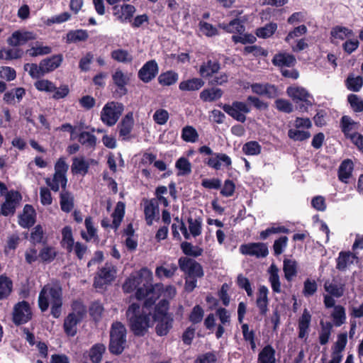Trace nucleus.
<instances>
[{"label": "nucleus", "mask_w": 363, "mask_h": 363, "mask_svg": "<svg viewBox=\"0 0 363 363\" xmlns=\"http://www.w3.org/2000/svg\"><path fill=\"white\" fill-rule=\"evenodd\" d=\"M182 139L187 143H195L199 138L196 130L191 125H186L182 128Z\"/></svg>", "instance_id": "55"}, {"label": "nucleus", "mask_w": 363, "mask_h": 363, "mask_svg": "<svg viewBox=\"0 0 363 363\" xmlns=\"http://www.w3.org/2000/svg\"><path fill=\"white\" fill-rule=\"evenodd\" d=\"M283 271L285 279L290 281L297 274V262L295 260L284 259L283 263Z\"/></svg>", "instance_id": "41"}, {"label": "nucleus", "mask_w": 363, "mask_h": 363, "mask_svg": "<svg viewBox=\"0 0 363 363\" xmlns=\"http://www.w3.org/2000/svg\"><path fill=\"white\" fill-rule=\"evenodd\" d=\"M203 315L204 311L203 308L200 305H196L189 314V320L193 324H197L202 321Z\"/></svg>", "instance_id": "64"}, {"label": "nucleus", "mask_w": 363, "mask_h": 363, "mask_svg": "<svg viewBox=\"0 0 363 363\" xmlns=\"http://www.w3.org/2000/svg\"><path fill=\"white\" fill-rule=\"evenodd\" d=\"M134 125V120L132 113H127L118 125L120 136L126 137L132 131Z\"/></svg>", "instance_id": "33"}, {"label": "nucleus", "mask_w": 363, "mask_h": 363, "mask_svg": "<svg viewBox=\"0 0 363 363\" xmlns=\"http://www.w3.org/2000/svg\"><path fill=\"white\" fill-rule=\"evenodd\" d=\"M290 230L284 225L272 226L260 232L259 237L262 240H266L270 235L277 233L289 234Z\"/></svg>", "instance_id": "59"}, {"label": "nucleus", "mask_w": 363, "mask_h": 363, "mask_svg": "<svg viewBox=\"0 0 363 363\" xmlns=\"http://www.w3.org/2000/svg\"><path fill=\"white\" fill-rule=\"evenodd\" d=\"M128 331L125 325L120 321H114L109 330L108 349L111 354L119 356L128 347Z\"/></svg>", "instance_id": "5"}, {"label": "nucleus", "mask_w": 363, "mask_h": 363, "mask_svg": "<svg viewBox=\"0 0 363 363\" xmlns=\"http://www.w3.org/2000/svg\"><path fill=\"white\" fill-rule=\"evenodd\" d=\"M116 268L111 263L106 262L104 267L99 269L94 280V286L102 289L104 286L110 284L116 278Z\"/></svg>", "instance_id": "10"}, {"label": "nucleus", "mask_w": 363, "mask_h": 363, "mask_svg": "<svg viewBox=\"0 0 363 363\" xmlns=\"http://www.w3.org/2000/svg\"><path fill=\"white\" fill-rule=\"evenodd\" d=\"M311 321V315L310 314V312L308 311V309L305 308L298 322L299 338L303 339L307 337Z\"/></svg>", "instance_id": "19"}, {"label": "nucleus", "mask_w": 363, "mask_h": 363, "mask_svg": "<svg viewBox=\"0 0 363 363\" xmlns=\"http://www.w3.org/2000/svg\"><path fill=\"white\" fill-rule=\"evenodd\" d=\"M359 259L356 253L350 251H342V272L349 269L354 263H359Z\"/></svg>", "instance_id": "49"}, {"label": "nucleus", "mask_w": 363, "mask_h": 363, "mask_svg": "<svg viewBox=\"0 0 363 363\" xmlns=\"http://www.w3.org/2000/svg\"><path fill=\"white\" fill-rule=\"evenodd\" d=\"M168 310L169 303L166 300H161L154 307L152 318L155 323V333L158 336H166L173 328V315Z\"/></svg>", "instance_id": "4"}, {"label": "nucleus", "mask_w": 363, "mask_h": 363, "mask_svg": "<svg viewBox=\"0 0 363 363\" xmlns=\"http://www.w3.org/2000/svg\"><path fill=\"white\" fill-rule=\"evenodd\" d=\"M26 95V89L23 87L12 89L4 93V101L7 104H14L15 99L18 103L21 102Z\"/></svg>", "instance_id": "25"}, {"label": "nucleus", "mask_w": 363, "mask_h": 363, "mask_svg": "<svg viewBox=\"0 0 363 363\" xmlns=\"http://www.w3.org/2000/svg\"><path fill=\"white\" fill-rule=\"evenodd\" d=\"M320 325L321 330L319 335V342L321 345H325L329 340L333 328V324L330 322L324 323L321 320Z\"/></svg>", "instance_id": "52"}, {"label": "nucleus", "mask_w": 363, "mask_h": 363, "mask_svg": "<svg viewBox=\"0 0 363 363\" xmlns=\"http://www.w3.org/2000/svg\"><path fill=\"white\" fill-rule=\"evenodd\" d=\"M112 79L114 84L119 89L120 94L125 95L128 92L125 86L129 81V78L121 69H117L112 74Z\"/></svg>", "instance_id": "27"}, {"label": "nucleus", "mask_w": 363, "mask_h": 363, "mask_svg": "<svg viewBox=\"0 0 363 363\" xmlns=\"http://www.w3.org/2000/svg\"><path fill=\"white\" fill-rule=\"evenodd\" d=\"M60 204L63 212L69 213L72 210L74 206V197L69 191L62 190L60 195Z\"/></svg>", "instance_id": "36"}, {"label": "nucleus", "mask_w": 363, "mask_h": 363, "mask_svg": "<svg viewBox=\"0 0 363 363\" xmlns=\"http://www.w3.org/2000/svg\"><path fill=\"white\" fill-rule=\"evenodd\" d=\"M261 150L262 147L257 141L247 142L242 147V151L247 155H257L260 154Z\"/></svg>", "instance_id": "62"}, {"label": "nucleus", "mask_w": 363, "mask_h": 363, "mask_svg": "<svg viewBox=\"0 0 363 363\" xmlns=\"http://www.w3.org/2000/svg\"><path fill=\"white\" fill-rule=\"evenodd\" d=\"M219 106L233 119L240 123L246 121L245 114L250 112V108L243 101H235L231 105L225 104Z\"/></svg>", "instance_id": "9"}, {"label": "nucleus", "mask_w": 363, "mask_h": 363, "mask_svg": "<svg viewBox=\"0 0 363 363\" xmlns=\"http://www.w3.org/2000/svg\"><path fill=\"white\" fill-rule=\"evenodd\" d=\"M347 101L350 104V108L354 113L363 112V99L357 94H350L347 96Z\"/></svg>", "instance_id": "51"}, {"label": "nucleus", "mask_w": 363, "mask_h": 363, "mask_svg": "<svg viewBox=\"0 0 363 363\" xmlns=\"http://www.w3.org/2000/svg\"><path fill=\"white\" fill-rule=\"evenodd\" d=\"M123 111L122 104L111 102L105 104L101 113V120L108 126L116 123Z\"/></svg>", "instance_id": "7"}, {"label": "nucleus", "mask_w": 363, "mask_h": 363, "mask_svg": "<svg viewBox=\"0 0 363 363\" xmlns=\"http://www.w3.org/2000/svg\"><path fill=\"white\" fill-rule=\"evenodd\" d=\"M239 250L244 255L252 256L256 258H264L269 255L267 245L264 242L242 244L240 246Z\"/></svg>", "instance_id": "12"}, {"label": "nucleus", "mask_w": 363, "mask_h": 363, "mask_svg": "<svg viewBox=\"0 0 363 363\" xmlns=\"http://www.w3.org/2000/svg\"><path fill=\"white\" fill-rule=\"evenodd\" d=\"M89 38V34L86 30L78 29L69 30L66 35L67 43H77L79 41H86Z\"/></svg>", "instance_id": "43"}, {"label": "nucleus", "mask_w": 363, "mask_h": 363, "mask_svg": "<svg viewBox=\"0 0 363 363\" xmlns=\"http://www.w3.org/2000/svg\"><path fill=\"white\" fill-rule=\"evenodd\" d=\"M175 167L178 169V176L189 175L191 172V164L188 159L182 157L177 160L175 164Z\"/></svg>", "instance_id": "54"}, {"label": "nucleus", "mask_w": 363, "mask_h": 363, "mask_svg": "<svg viewBox=\"0 0 363 363\" xmlns=\"http://www.w3.org/2000/svg\"><path fill=\"white\" fill-rule=\"evenodd\" d=\"M204 85V82L200 78H192L181 82L179 84V90L182 91H194L199 90Z\"/></svg>", "instance_id": "31"}, {"label": "nucleus", "mask_w": 363, "mask_h": 363, "mask_svg": "<svg viewBox=\"0 0 363 363\" xmlns=\"http://www.w3.org/2000/svg\"><path fill=\"white\" fill-rule=\"evenodd\" d=\"M45 183L53 191L57 192L60 189V184L61 185L62 190L66 189L67 179L66 175H59L57 174V173H54L52 179L51 180L50 178H46Z\"/></svg>", "instance_id": "32"}, {"label": "nucleus", "mask_w": 363, "mask_h": 363, "mask_svg": "<svg viewBox=\"0 0 363 363\" xmlns=\"http://www.w3.org/2000/svg\"><path fill=\"white\" fill-rule=\"evenodd\" d=\"M24 69L28 71L29 75L33 79H38L45 75L40 63L39 65L35 63H26L24 65Z\"/></svg>", "instance_id": "61"}, {"label": "nucleus", "mask_w": 363, "mask_h": 363, "mask_svg": "<svg viewBox=\"0 0 363 363\" xmlns=\"http://www.w3.org/2000/svg\"><path fill=\"white\" fill-rule=\"evenodd\" d=\"M12 281L6 277H0V300L6 298L12 291Z\"/></svg>", "instance_id": "53"}, {"label": "nucleus", "mask_w": 363, "mask_h": 363, "mask_svg": "<svg viewBox=\"0 0 363 363\" xmlns=\"http://www.w3.org/2000/svg\"><path fill=\"white\" fill-rule=\"evenodd\" d=\"M62 60L63 57L62 54L54 55L50 57L42 60L40 61V65H42L45 74L58 68Z\"/></svg>", "instance_id": "20"}, {"label": "nucleus", "mask_w": 363, "mask_h": 363, "mask_svg": "<svg viewBox=\"0 0 363 363\" xmlns=\"http://www.w3.org/2000/svg\"><path fill=\"white\" fill-rule=\"evenodd\" d=\"M360 123L354 121L349 116H342V133L346 139L350 138L353 135L357 134Z\"/></svg>", "instance_id": "17"}, {"label": "nucleus", "mask_w": 363, "mask_h": 363, "mask_svg": "<svg viewBox=\"0 0 363 363\" xmlns=\"http://www.w3.org/2000/svg\"><path fill=\"white\" fill-rule=\"evenodd\" d=\"M182 252L186 255L185 257H198L203 254V250L196 245H193L191 242L184 241L180 245Z\"/></svg>", "instance_id": "39"}, {"label": "nucleus", "mask_w": 363, "mask_h": 363, "mask_svg": "<svg viewBox=\"0 0 363 363\" xmlns=\"http://www.w3.org/2000/svg\"><path fill=\"white\" fill-rule=\"evenodd\" d=\"M33 318V312L30 303L25 300L16 303L12 311V321L15 325L19 326L28 323Z\"/></svg>", "instance_id": "6"}, {"label": "nucleus", "mask_w": 363, "mask_h": 363, "mask_svg": "<svg viewBox=\"0 0 363 363\" xmlns=\"http://www.w3.org/2000/svg\"><path fill=\"white\" fill-rule=\"evenodd\" d=\"M178 266L180 270L188 277H197L201 278L204 275L201 264L192 258L181 257L178 259Z\"/></svg>", "instance_id": "11"}, {"label": "nucleus", "mask_w": 363, "mask_h": 363, "mask_svg": "<svg viewBox=\"0 0 363 363\" xmlns=\"http://www.w3.org/2000/svg\"><path fill=\"white\" fill-rule=\"evenodd\" d=\"M159 72V67L155 60L146 62L139 69L138 73V78L144 83H149Z\"/></svg>", "instance_id": "14"}, {"label": "nucleus", "mask_w": 363, "mask_h": 363, "mask_svg": "<svg viewBox=\"0 0 363 363\" xmlns=\"http://www.w3.org/2000/svg\"><path fill=\"white\" fill-rule=\"evenodd\" d=\"M277 29L276 23L270 22L264 26L256 29L255 34L259 38L266 39L274 34Z\"/></svg>", "instance_id": "48"}, {"label": "nucleus", "mask_w": 363, "mask_h": 363, "mask_svg": "<svg viewBox=\"0 0 363 363\" xmlns=\"http://www.w3.org/2000/svg\"><path fill=\"white\" fill-rule=\"evenodd\" d=\"M286 94L292 99L295 104L313 96L305 88L301 86H289L286 89Z\"/></svg>", "instance_id": "21"}, {"label": "nucleus", "mask_w": 363, "mask_h": 363, "mask_svg": "<svg viewBox=\"0 0 363 363\" xmlns=\"http://www.w3.org/2000/svg\"><path fill=\"white\" fill-rule=\"evenodd\" d=\"M122 288L125 293H131L136 290L135 298L138 300L144 299L154 291L152 272L147 267H143L136 273L131 274Z\"/></svg>", "instance_id": "2"}, {"label": "nucleus", "mask_w": 363, "mask_h": 363, "mask_svg": "<svg viewBox=\"0 0 363 363\" xmlns=\"http://www.w3.org/2000/svg\"><path fill=\"white\" fill-rule=\"evenodd\" d=\"M334 296L326 294L324 296V304L325 308H334V311L331 315L333 318L334 325L335 326H340V305H335V301Z\"/></svg>", "instance_id": "23"}, {"label": "nucleus", "mask_w": 363, "mask_h": 363, "mask_svg": "<svg viewBox=\"0 0 363 363\" xmlns=\"http://www.w3.org/2000/svg\"><path fill=\"white\" fill-rule=\"evenodd\" d=\"M89 165L83 157H74L71 166L72 172L74 174H82L83 175L88 172Z\"/></svg>", "instance_id": "42"}, {"label": "nucleus", "mask_w": 363, "mask_h": 363, "mask_svg": "<svg viewBox=\"0 0 363 363\" xmlns=\"http://www.w3.org/2000/svg\"><path fill=\"white\" fill-rule=\"evenodd\" d=\"M62 236L60 242L62 247L65 249L68 253H71L75 244L72 228L69 225L65 226L62 230Z\"/></svg>", "instance_id": "22"}, {"label": "nucleus", "mask_w": 363, "mask_h": 363, "mask_svg": "<svg viewBox=\"0 0 363 363\" xmlns=\"http://www.w3.org/2000/svg\"><path fill=\"white\" fill-rule=\"evenodd\" d=\"M106 350V347L104 343L99 342L93 345L89 351V357L91 363H100Z\"/></svg>", "instance_id": "30"}, {"label": "nucleus", "mask_w": 363, "mask_h": 363, "mask_svg": "<svg viewBox=\"0 0 363 363\" xmlns=\"http://www.w3.org/2000/svg\"><path fill=\"white\" fill-rule=\"evenodd\" d=\"M178 267L176 264L172 263L168 268L162 266L157 267L155 274L158 277H164L166 278H172L177 271Z\"/></svg>", "instance_id": "60"}, {"label": "nucleus", "mask_w": 363, "mask_h": 363, "mask_svg": "<svg viewBox=\"0 0 363 363\" xmlns=\"http://www.w3.org/2000/svg\"><path fill=\"white\" fill-rule=\"evenodd\" d=\"M78 141L89 148H94L96 145V137L89 132L82 131L78 135Z\"/></svg>", "instance_id": "50"}, {"label": "nucleus", "mask_w": 363, "mask_h": 363, "mask_svg": "<svg viewBox=\"0 0 363 363\" xmlns=\"http://www.w3.org/2000/svg\"><path fill=\"white\" fill-rule=\"evenodd\" d=\"M179 79V74L173 71L169 70L161 73L158 78V83L162 86H172Z\"/></svg>", "instance_id": "40"}, {"label": "nucleus", "mask_w": 363, "mask_h": 363, "mask_svg": "<svg viewBox=\"0 0 363 363\" xmlns=\"http://www.w3.org/2000/svg\"><path fill=\"white\" fill-rule=\"evenodd\" d=\"M121 9L122 13L119 16V21L121 23L131 22L136 11L135 7L133 5L125 4L121 6Z\"/></svg>", "instance_id": "58"}, {"label": "nucleus", "mask_w": 363, "mask_h": 363, "mask_svg": "<svg viewBox=\"0 0 363 363\" xmlns=\"http://www.w3.org/2000/svg\"><path fill=\"white\" fill-rule=\"evenodd\" d=\"M354 166V163L350 159L342 161V182L354 184L355 179L352 177Z\"/></svg>", "instance_id": "28"}, {"label": "nucleus", "mask_w": 363, "mask_h": 363, "mask_svg": "<svg viewBox=\"0 0 363 363\" xmlns=\"http://www.w3.org/2000/svg\"><path fill=\"white\" fill-rule=\"evenodd\" d=\"M220 68V66L218 61L208 60L201 65L199 74L203 77H209L213 74L217 73Z\"/></svg>", "instance_id": "26"}, {"label": "nucleus", "mask_w": 363, "mask_h": 363, "mask_svg": "<svg viewBox=\"0 0 363 363\" xmlns=\"http://www.w3.org/2000/svg\"><path fill=\"white\" fill-rule=\"evenodd\" d=\"M125 215V204L119 201L112 213L113 221L111 228L116 230L120 226L121 221Z\"/></svg>", "instance_id": "37"}, {"label": "nucleus", "mask_w": 363, "mask_h": 363, "mask_svg": "<svg viewBox=\"0 0 363 363\" xmlns=\"http://www.w3.org/2000/svg\"><path fill=\"white\" fill-rule=\"evenodd\" d=\"M345 85L350 91L357 92L363 86V79L360 76L348 77L345 81Z\"/></svg>", "instance_id": "63"}, {"label": "nucleus", "mask_w": 363, "mask_h": 363, "mask_svg": "<svg viewBox=\"0 0 363 363\" xmlns=\"http://www.w3.org/2000/svg\"><path fill=\"white\" fill-rule=\"evenodd\" d=\"M158 211V206L155 205L153 200H147L144 207V214L145 217L146 223L148 225L152 224V221L155 219L156 211Z\"/></svg>", "instance_id": "46"}, {"label": "nucleus", "mask_w": 363, "mask_h": 363, "mask_svg": "<svg viewBox=\"0 0 363 363\" xmlns=\"http://www.w3.org/2000/svg\"><path fill=\"white\" fill-rule=\"evenodd\" d=\"M153 303L147 300L141 308L138 303H131L126 310L125 315L130 330L136 337L144 336L150 327L151 311Z\"/></svg>", "instance_id": "1"}, {"label": "nucleus", "mask_w": 363, "mask_h": 363, "mask_svg": "<svg viewBox=\"0 0 363 363\" xmlns=\"http://www.w3.org/2000/svg\"><path fill=\"white\" fill-rule=\"evenodd\" d=\"M22 196L18 191H9L5 196V201L1 205V213L4 216L13 215L17 205L21 201Z\"/></svg>", "instance_id": "13"}, {"label": "nucleus", "mask_w": 363, "mask_h": 363, "mask_svg": "<svg viewBox=\"0 0 363 363\" xmlns=\"http://www.w3.org/2000/svg\"><path fill=\"white\" fill-rule=\"evenodd\" d=\"M104 308L102 303L99 301H94L91 303L89 308V313L91 318L95 322L98 323L101 320Z\"/></svg>", "instance_id": "47"}, {"label": "nucleus", "mask_w": 363, "mask_h": 363, "mask_svg": "<svg viewBox=\"0 0 363 363\" xmlns=\"http://www.w3.org/2000/svg\"><path fill=\"white\" fill-rule=\"evenodd\" d=\"M83 320L75 316L74 313H68L65 318L63 323V329L65 333L69 337H74L77 333V325Z\"/></svg>", "instance_id": "18"}, {"label": "nucleus", "mask_w": 363, "mask_h": 363, "mask_svg": "<svg viewBox=\"0 0 363 363\" xmlns=\"http://www.w3.org/2000/svg\"><path fill=\"white\" fill-rule=\"evenodd\" d=\"M30 241L34 244L47 243V238L44 236V230L40 225L35 226L30 233Z\"/></svg>", "instance_id": "57"}, {"label": "nucleus", "mask_w": 363, "mask_h": 363, "mask_svg": "<svg viewBox=\"0 0 363 363\" xmlns=\"http://www.w3.org/2000/svg\"><path fill=\"white\" fill-rule=\"evenodd\" d=\"M36 213L30 204H26L23 207V213L19 216L18 224L24 228L32 227L35 223Z\"/></svg>", "instance_id": "16"}, {"label": "nucleus", "mask_w": 363, "mask_h": 363, "mask_svg": "<svg viewBox=\"0 0 363 363\" xmlns=\"http://www.w3.org/2000/svg\"><path fill=\"white\" fill-rule=\"evenodd\" d=\"M84 224L87 230V234L84 231H82V238L86 242H89L91 239L97 240L99 238L97 235V230L94 226L92 217H86L84 220Z\"/></svg>", "instance_id": "38"}, {"label": "nucleus", "mask_w": 363, "mask_h": 363, "mask_svg": "<svg viewBox=\"0 0 363 363\" xmlns=\"http://www.w3.org/2000/svg\"><path fill=\"white\" fill-rule=\"evenodd\" d=\"M111 56L112 59L123 63L130 62L133 60L132 55L125 50L117 49L111 52Z\"/></svg>", "instance_id": "56"}, {"label": "nucleus", "mask_w": 363, "mask_h": 363, "mask_svg": "<svg viewBox=\"0 0 363 363\" xmlns=\"http://www.w3.org/2000/svg\"><path fill=\"white\" fill-rule=\"evenodd\" d=\"M219 26L229 33L242 34L245 29L242 21L238 18L233 19L228 23L220 24Z\"/></svg>", "instance_id": "35"}, {"label": "nucleus", "mask_w": 363, "mask_h": 363, "mask_svg": "<svg viewBox=\"0 0 363 363\" xmlns=\"http://www.w3.org/2000/svg\"><path fill=\"white\" fill-rule=\"evenodd\" d=\"M275 354V349L271 345H267L259 352L257 363H276Z\"/></svg>", "instance_id": "24"}, {"label": "nucleus", "mask_w": 363, "mask_h": 363, "mask_svg": "<svg viewBox=\"0 0 363 363\" xmlns=\"http://www.w3.org/2000/svg\"><path fill=\"white\" fill-rule=\"evenodd\" d=\"M223 91L220 88H208L204 89L200 93V99L203 102H212L222 97Z\"/></svg>", "instance_id": "34"}, {"label": "nucleus", "mask_w": 363, "mask_h": 363, "mask_svg": "<svg viewBox=\"0 0 363 363\" xmlns=\"http://www.w3.org/2000/svg\"><path fill=\"white\" fill-rule=\"evenodd\" d=\"M36 38V35L31 31L16 30L7 39V43L11 46H19L26 44L29 40Z\"/></svg>", "instance_id": "15"}, {"label": "nucleus", "mask_w": 363, "mask_h": 363, "mask_svg": "<svg viewBox=\"0 0 363 363\" xmlns=\"http://www.w3.org/2000/svg\"><path fill=\"white\" fill-rule=\"evenodd\" d=\"M269 281L271 284L272 291L274 293L281 292V283L279 281V270L278 268L272 264L269 267Z\"/></svg>", "instance_id": "45"}, {"label": "nucleus", "mask_w": 363, "mask_h": 363, "mask_svg": "<svg viewBox=\"0 0 363 363\" xmlns=\"http://www.w3.org/2000/svg\"><path fill=\"white\" fill-rule=\"evenodd\" d=\"M199 152L207 155L215 156L214 157H209L207 161H206V164L216 170H219L220 169L221 162H223L224 165L227 167L232 164V160L228 155L224 153H215L211 147L207 145L200 147L199 148Z\"/></svg>", "instance_id": "8"}, {"label": "nucleus", "mask_w": 363, "mask_h": 363, "mask_svg": "<svg viewBox=\"0 0 363 363\" xmlns=\"http://www.w3.org/2000/svg\"><path fill=\"white\" fill-rule=\"evenodd\" d=\"M57 252L54 247L44 246L39 252L38 257L43 263H50L57 257Z\"/></svg>", "instance_id": "44"}, {"label": "nucleus", "mask_w": 363, "mask_h": 363, "mask_svg": "<svg viewBox=\"0 0 363 363\" xmlns=\"http://www.w3.org/2000/svg\"><path fill=\"white\" fill-rule=\"evenodd\" d=\"M49 299L51 303V315L55 318H58L62 306V289L60 286L47 284L43 287L38 296V306L42 312L48 309Z\"/></svg>", "instance_id": "3"}, {"label": "nucleus", "mask_w": 363, "mask_h": 363, "mask_svg": "<svg viewBox=\"0 0 363 363\" xmlns=\"http://www.w3.org/2000/svg\"><path fill=\"white\" fill-rule=\"evenodd\" d=\"M296 62L295 57L287 53L276 54L272 59L273 65L278 67L286 66L290 67L294 66Z\"/></svg>", "instance_id": "29"}]
</instances>
